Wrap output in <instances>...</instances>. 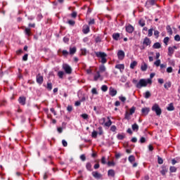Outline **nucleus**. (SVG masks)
I'll use <instances>...</instances> for the list:
<instances>
[{
  "instance_id": "obj_31",
  "label": "nucleus",
  "mask_w": 180,
  "mask_h": 180,
  "mask_svg": "<svg viewBox=\"0 0 180 180\" xmlns=\"http://www.w3.org/2000/svg\"><path fill=\"white\" fill-rule=\"evenodd\" d=\"M98 134H99V136H102V134H103V129L102 128V127H99L98 128Z\"/></svg>"
},
{
  "instance_id": "obj_25",
  "label": "nucleus",
  "mask_w": 180,
  "mask_h": 180,
  "mask_svg": "<svg viewBox=\"0 0 180 180\" xmlns=\"http://www.w3.org/2000/svg\"><path fill=\"white\" fill-rule=\"evenodd\" d=\"M108 122L105 123V126L107 127H110V126H112V120H110V118L108 117Z\"/></svg>"
},
{
  "instance_id": "obj_39",
  "label": "nucleus",
  "mask_w": 180,
  "mask_h": 180,
  "mask_svg": "<svg viewBox=\"0 0 180 180\" xmlns=\"http://www.w3.org/2000/svg\"><path fill=\"white\" fill-rule=\"evenodd\" d=\"M166 29H167V33H169V34H172V29H171V27L169 25H167Z\"/></svg>"
},
{
  "instance_id": "obj_27",
  "label": "nucleus",
  "mask_w": 180,
  "mask_h": 180,
  "mask_svg": "<svg viewBox=\"0 0 180 180\" xmlns=\"http://www.w3.org/2000/svg\"><path fill=\"white\" fill-rule=\"evenodd\" d=\"M108 176H112V177L115 176V170L113 169L108 170Z\"/></svg>"
},
{
  "instance_id": "obj_51",
  "label": "nucleus",
  "mask_w": 180,
  "mask_h": 180,
  "mask_svg": "<svg viewBox=\"0 0 180 180\" xmlns=\"http://www.w3.org/2000/svg\"><path fill=\"white\" fill-rule=\"evenodd\" d=\"M89 25H95V19H90Z\"/></svg>"
},
{
  "instance_id": "obj_20",
  "label": "nucleus",
  "mask_w": 180,
  "mask_h": 180,
  "mask_svg": "<svg viewBox=\"0 0 180 180\" xmlns=\"http://www.w3.org/2000/svg\"><path fill=\"white\" fill-rule=\"evenodd\" d=\"M75 53H77V48L76 47H72V48L70 47L69 54H70V56H73V54H75Z\"/></svg>"
},
{
  "instance_id": "obj_24",
  "label": "nucleus",
  "mask_w": 180,
  "mask_h": 180,
  "mask_svg": "<svg viewBox=\"0 0 180 180\" xmlns=\"http://www.w3.org/2000/svg\"><path fill=\"white\" fill-rule=\"evenodd\" d=\"M137 66V61L134 60L131 64H130V68L131 70H134V68Z\"/></svg>"
},
{
  "instance_id": "obj_38",
  "label": "nucleus",
  "mask_w": 180,
  "mask_h": 180,
  "mask_svg": "<svg viewBox=\"0 0 180 180\" xmlns=\"http://www.w3.org/2000/svg\"><path fill=\"white\" fill-rule=\"evenodd\" d=\"M150 96H151V93H150V91H146L145 93L144 98H146V99H148V98H150Z\"/></svg>"
},
{
  "instance_id": "obj_28",
  "label": "nucleus",
  "mask_w": 180,
  "mask_h": 180,
  "mask_svg": "<svg viewBox=\"0 0 180 180\" xmlns=\"http://www.w3.org/2000/svg\"><path fill=\"white\" fill-rule=\"evenodd\" d=\"M115 68H117V70H120V71H122V70H124V65H117Z\"/></svg>"
},
{
  "instance_id": "obj_60",
  "label": "nucleus",
  "mask_w": 180,
  "mask_h": 180,
  "mask_svg": "<svg viewBox=\"0 0 180 180\" xmlns=\"http://www.w3.org/2000/svg\"><path fill=\"white\" fill-rule=\"evenodd\" d=\"M154 35L156 36V37H158L160 36V32H158V30H155L154 32Z\"/></svg>"
},
{
  "instance_id": "obj_32",
  "label": "nucleus",
  "mask_w": 180,
  "mask_h": 180,
  "mask_svg": "<svg viewBox=\"0 0 180 180\" xmlns=\"http://www.w3.org/2000/svg\"><path fill=\"white\" fill-rule=\"evenodd\" d=\"M139 23L140 26H141V27H144V26H146V21L143 19L140 20L139 21Z\"/></svg>"
},
{
  "instance_id": "obj_12",
  "label": "nucleus",
  "mask_w": 180,
  "mask_h": 180,
  "mask_svg": "<svg viewBox=\"0 0 180 180\" xmlns=\"http://www.w3.org/2000/svg\"><path fill=\"white\" fill-rule=\"evenodd\" d=\"M126 31L127 33H131L132 32H134V27L131 25H127Z\"/></svg>"
},
{
  "instance_id": "obj_3",
  "label": "nucleus",
  "mask_w": 180,
  "mask_h": 180,
  "mask_svg": "<svg viewBox=\"0 0 180 180\" xmlns=\"http://www.w3.org/2000/svg\"><path fill=\"white\" fill-rule=\"evenodd\" d=\"M152 110L153 112H155L157 116H160L161 113H162V111L161 110V108H160V105L158 103H155L152 106Z\"/></svg>"
},
{
  "instance_id": "obj_53",
  "label": "nucleus",
  "mask_w": 180,
  "mask_h": 180,
  "mask_svg": "<svg viewBox=\"0 0 180 180\" xmlns=\"http://www.w3.org/2000/svg\"><path fill=\"white\" fill-rule=\"evenodd\" d=\"M172 71H173L172 67H169L167 68V72L171 73L172 72Z\"/></svg>"
},
{
  "instance_id": "obj_41",
  "label": "nucleus",
  "mask_w": 180,
  "mask_h": 180,
  "mask_svg": "<svg viewBox=\"0 0 180 180\" xmlns=\"http://www.w3.org/2000/svg\"><path fill=\"white\" fill-rule=\"evenodd\" d=\"M47 89L51 91L53 89V84L51 83H47Z\"/></svg>"
},
{
  "instance_id": "obj_52",
  "label": "nucleus",
  "mask_w": 180,
  "mask_h": 180,
  "mask_svg": "<svg viewBox=\"0 0 180 180\" xmlns=\"http://www.w3.org/2000/svg\"><path fill=\"white\" fill-rule=\"evenodd\" d=\"M62 144H63V147H67V146H68V143H67V141L65 140L62 141Z\"/></svg>"
},
{
  "instance_id": "obj_29",
  "label": "nucleus",
  "mask_w": 180,
  "mask_h": 180,
  "mask_svg": "<svg viewBox=\"0 0 180 180\" xmlns=\"http://www.w3.org/2000/svg\"><path fill=\"white\" fill-rule=\"evenodd\" d=\"M175 108L174 107V104L172 103L169 105V106L167 107V110H174Z\"/></svg>"
},
{
  "instance_id": "obj_54",
  "label": "nucleus",
  "mask_w": 180,
  "mask_h": 180,
  "mask_svg": "<svg viewBox=\"0 0 180 180\" xmlns=\"http://www.w3.org/2000/svg\"><path fill=\"white\" fill-rule=\"evenodd\" d=\"M28 54L26 53L23 57H22V60L23 61H27V57H28Z\"/></svg>"
},
{
  "instance_id": "obj_18",
  "label": "nucleus",
  "mask_w": 180,
  "mask_h": 180,
  "mask_svg": "<svg viewBox=\"0 0 180 180\" xmlns=\"http://www.w3.org/2000/svg\"><path fill=\"white\" fill-rule=\"evenodd\" d=\"M101 78V72L97 71L96 73L94 75V81H98Z\"/></svg>"
},
{
  "instance_id": "obj_43",
  "label": "nucleus",
  "mask_w": 180,
  "mask_h": 180,
  "mask_svg": "<svg viewBox=\"0 0 180 180\" xmlns=\"http://www.w3.org/2000/svg\"><path fill=\"white\" fill-rule=\"evenodd\" d=\"M58 75L59 77V78H63L64 77V72L63 71H59L58 72Z\"/></svg>"
},
{
  "instance_id": "obj_37",
  "label": "nucleus",
  "mask_w": 180,
  "mask_h": 180,
  "mask_svg": "<svg viewBox=\"0 0 180 180\" xmlns=\"http://www.w3.org/2000/svg\"><path fill=\"white\" fill-rule=\"evenodd\" d=\"M91 137H93V139H96L98 137V131H94L91 133Z\"/></svg>"
},
{
  "instance_id": "obj_4",
  "label": "nucleus",
  "mask_w": 180,
  "mask_h": 180,
  "mask_svg": "<svg viewBox=\"0 0 180 180\" xmlns=\"http://www.w3.org/2000/svg\"><path fill=\"white\" fill-rule=\"evenodd\" d=\"M134 112H136V108L135 107H132L129 111H127L125 113V119H127V120H130V115H133V113H134Z\"/></svg>"
},
{
  "instance_id": "obj_36",
  "label": "nucleus",
  "mask_w": 180,
  "mask_h": 180,
  "mask_svg": "<svg viewBox=\"0 0 180 180\" xmlns=\"http://www.w3.org/2000/svg\"><path fill=\"white\" fill-rule=\"evenodd\" d=\"M165 89H168V88H171V82H166L164 85Z\"/></svg>"
},
{
  "instance_id": "obj_30",
  "label": "nucleus",
  "mask_w": 180,
  "mask_h": 180,
  "mask_svg": "<svg viewBox=\"0 0 180 180\" xmlns=\"http://www.w3.org/2000/svg\"><path fill=\"white\" fill-rule=\"evenodd\" d=\"M128 160L129 162H134V161H136V158L134 157V155H130Z\"/></svg>"
},
{
  "instance_id": "obj_45",
  "label": "nucleus",
  "mask_w": 180,
  "mask_h": 180,
  "mask_svg": "<svg viewBox=\"0 0 180 180\" xmlns=\"http://www.w3.org/2000/svg\"><path fill=\"white\" fill-rule=\"evenodd\" d=\"M153 30H154L153 28H150V30H148V37H151V36H153Z\"/></svg>"
},
{
  "instance_id": "obj_61",
  "label": "nucleus",
  "mask_w": 180,
  "mask_h": 180,
  "mask_svg": "<svg viewBox=\"0 0 180 180\" xmlns=\"http://www.w3.org/2000/svg\"><path fill=\"white\" fill-rule=\"evenodd\" d=\"M110 130H111V131H116V126L112 125V126L110 127Z\"/></svg>"
},
{
  "instance_id": "obj_23",
  "label": "nucleus",
  "mask_w": 180,
  "mask_h": 180,
  "mask_svg": "<svg viewBox=\"0 0 180 180\" xmlns=\"http://www.w3.org/2000/svg\"><path fill=\"white\" fill-rule=\"evenodd\" d=\"M148 65H146V63H143V65L141 66V71H147Z\"/></svg>"
},
{
  "instance_id": "obj_48",
  "label": "nucleus",
  "mask_w": 180,
  "mask_h": 180,
  "mask_svg": "<svg viewBox=\"0 0 180 180\" xmlns=\"http://www.w3.org/2000/svg\"><path fill=\"white\" fill-rule=\"evenodd\" d=\"M91 94H93V95H98V91H96V88H93L91 89Z\"/></svg>"
},
{
  "instance_id": "obj_55",
  "label": "nucleus",
  "mask_w": 180,
  "mask_h": 180,
  "mask_svg": "<svg viewBox=\"0 0 180 180\" xmlns=\"http://www.w3.org/2000/svg\"><path fill=\"white\" fill-rule=\"evenodd\" d=\"M101 41H102V39H101L100 37H97L96 38V43H101Z\"/></svg>"
},
{
  "instance_id": "obj_9",
  "label": "nucleus",
  "mask_w": 180,
  "mask_h": 180,
  "mask_svg": "<svg viewBox=\"0 0 180 180\" xmlns=\"http://www.w3.org/2000/svg\"><path fill=\"white\" fill-rule=\"evenodd\" d=\"M153 5H155V0H148L146 2V8H150V6H153Z\"/></svg>"
},
{
  "instance_id": "obj_15",
  "label": "nucleus",
  "mask_w": 180,
  "mask_h": 180,
  "mask_svg": "<svg viewBox=\"0 0 180 180\" xmlns=\"http://www.w3.org/2000/svg\"><path fill=\"white\" fill-rule=\"evenodd\" d=\"M117 94V91H116V89L110 87V95L111 96H115V95Z\"/></svg>"
},
{
  "instance_id": "obj_26",
  "label": "nucleus",
  "mask_w": 180,
  "mask_h": 180,
  "mask_svg": "<svg viewBox=\"0 0 180 180\" xmlns=\"http://www.w3.org/2000/svg\"><path fill=\"white\" fill-rule=\"evenodd\" d=\"M153 49H161V44L160 42H156L153 46Z\"/></svg>"
},
{
  "instance_id": "obj_50",
  "label": "nucleus",
  "mask_w": 180,
  "mask_h": 180,
  "mask_svg": "<svg viewBox=\"0 0 180 180\" xmlns=\"http://www.w3.org/2000/svg\"><path fill=\"white\" fill-rule=\"evenodd\" d=\"M117 139H118V140H123V139H124V136H123L122 134H118Z\"/></svg>"
},
{
  "instance_id": "obj_47",
  "label": "nucleus",
  "mask_w": 180,
  "mask_h": 180,
  "mask_svg": "<svg viewBox=\"0 0 180 180\" xmlns=\"http://www.w3.org/2000/svg\"><path fill=\"white\" fill-rule=\"evenodd\" d=\"M169 169H170V172H176V167L174 166L170 167Z\"/></svg>"
},
{
  "instance_id": "obj_42",
  "label": "nucleus",
  "mask_w": 180,
  "mask_h": 180,
  "mask_svg": "<svg viewBox=\"0 0 180 180\" xmlns=\"http://www.w3.org/2000/svg\"><path fill=\"white\" fill-rule=\"evenodd\" d=\"M68 25H70V26H74V25H75V21L72 20H69L68 21Z\"/></svg>"
},
{
  "instance_id": "obj_11",
  "label": "nucleus",
  "mask_w": 180,
  "mask_h": 180,
  "mask_svg": "<svg viewBox=\"0 0 180 180\" xmlns=\"http://www.w3.org/2000/svg\"><path fill=\"white\" fill-rule=\"evenodd\" d=\"M92 175L96 179H101V178H102V174L98 172H93Z\"/></svg>"
},
{
  "instance_id": "obj_1",
  "label": "nucleus",
  "mask_w": 180,
  "mask_h": 180,
  "mask_svg": "<svg viewBox=\"0 0 180 180\" xmlns=\"http://www.w3.org/2000/svg\"><path fill=\"white\" fill-rule=\"evenodd\" d=\"M132 82L134 84L136 88L141 89V88H146L148 84L151 85V84H153V80H151V79H141L139 81H137V79H134Z\"/></svg>"
},
{
  "instance_id": "obj_56",
  "label": "nucleus",
  "mask_w": 180,
  "mask_h": 180,
  "mask_svg": "<svg viewBox=\"0 0 180 180\" xmlns=\"http://www.w3.org/2000/svg\"><path fill=\"white\" fill-rule=\"evenodd\" d=\"M158 164H163L164 160H162V158L158 157Z\"/></svg>"
},
{
  "instance_id": "obj_58",
  "label": "nucleus",
  "mask_w": 180,
  "mask_h": 180,
  "mask_svg": "<svg viewBox=\"0 0 180 180\" xmlns=\"http://www.w3.org/2000/svg\"><path fill=\"white\" fill-rule=\"evenodd\" d=\"M120 100L121 102H125L126 101V97L120 96Z\"/></svg>"
},
{
  "instance_id": "obj_16",
  "label": "nucleus",
  "mask_w": 180,
  "mask_h": 180,
  "mask_svg": "<svg viewBox=\"0 0 180 180\" xmlns=\"http://www.w3.org/2000/svg\"><path fill=\"white\" fill-rule=\"evenodd\" d=\"M143 44L146 46H150V44H151V40H150V38L146 37L143 40Z\"/></svg>"
},
{
  "instance_id": "obj_44",
  "label": "nucleus",
  "mask_w": 180,
  "mask_h": 180,
  "mask_svg": "<svg viewBox=\"0 0 180 180\" xmlns=\"http://www.w3.org/2000/svg\"><path fill=\"white\" fill-rule=\"evenodd\" d=\"M101 90L103 91V92H106V91H108V86L106 85H103L101 86Z\"/></svg>"
},
{
  "instance_id": "obj_7",
  "label": "nucleus",
  "mask_w": 180,
  "mask_h": 180,
  "mask_svg": "<svg viewBox=\"0 0 180 180\" xmlns=\"http://www.w3.org/2000/svg\"><path fill=\"white\" fill-rule=\"evenodd\" d=\"M43 76L39 73L37 75V84H39V85H41L43 84Z\"/></svg>"
},
{
  "instance_id": "obj_2",
  "label": "nucleus",
  "mask_w": 180,
  "mask_h": 180,
  "mask_svg": "<svg viewBox=\"0 0 180 180\" xmlns=\"http://www.w3.org/2000/svg\"><path fill=\"white\" fill-rule=\"evenodd\" d=\"M95 55L98 58H101V64H106L108 63V59L106 57H108V54H106L105 52H101V51H97L95 52Z\"/></svg>"
},
{
  "instance_id": "obj_10",
  "label": "nucleus",
  "mask_w": 180,
  "mask_h": 180,
  "mask_svg": "<svg viewBox=\"0 0 180 180\" xmlns=\"http://www.w3.org/2000/svg\"><path fill=\"white\" fill-rule=\"evenodd\" d=\"M117 57L119 60H123V58H124V51L122 50L118 51Z\"/></svg>"
},
{
  "instance_id": "obj_33",
  "label": "nucleus",
  "mask_w": 180,
  "mask_h": 180,
  "mask_svg": "<svg viewBox=\"0 0 180 180\" xmlns=\"http://www.w3.org/2000/svg\"><path fill=\"white\" fill-rule=\"evenodd\" d=\"M25 32L27 34V36H31L32 32L30 31V28H25Z\"/></svg>"
},
{
  "instance_id": "obj_8",
  "label": "nucleus",
  "mask_w": 180,
  "mask_h": 180,
  "mask_svg": "<svg viewBox=\"0 0 180 180\" xmlns=\"http://www.w3.org/2000/svg\"><path fill=\"white\" fill-rule=\"evenodd\" d=\"M142 116H147L150 112V108H143L141 109Z\"/></svg>"
},
{
  "instance_id": "obj_64",
  "label": "nucleus",
  "mask_w": 180,
  "mask_h": 180,
  "mask_svg": "<svg viewBox=\"0 0 180 180\" xmlns=\"http://www.w3.org/2000/svg\"><path fill=\"white\" fill-rule=\"evenodd\" d=\"M82 117L83 119H88V115L87 114H82Z\"/></svg>"
},
{
  "instance_id": "obj_57",
  "label": "nucleus",
  "mask_w": 180,
  "mask_h": 180,
  "mask_svg": "<svg viewBox=\"0 0 180 180\" xmlns=\"http://www.w3.org/2000/svg\"><path fill=\"white\" fill-rule=\"evenodd\" d=\"M101 164H106V158L105 157H102Z\"/></svg>"
},
{
  "instance_id": "obj_13",
  "label": "nucleus",
  "mask_w": 180,
  "mask_h": 180,
  "mask_svg": "<svg viewBox=\"0 0 180 180\" xmlns=\"http://www.w3.org/2000/svg\"><path fill=\"white\" fill-rule=\"evenodd\" d=\"M18 102L19 103H20V105H26V97L25 96H20L19 98H18Z\"/></svg>"
},
{
  "instance_id": "obj_40",
  "label": "nucleus",
  "mask_w": 180,
  "mask_h": 180,
  "mask_svg": "<svg viewBox=\"0 0 180 180\" xmlns=\"http://www.w3.org/2000/svg\"><path fill=\"white\" fill-rule=\"evenodd\" d=\"M161 64V60L158 59L155 63L154 65H156V67H160Z\"/></svg>"
},
{
  "instance_id": "obj_5",
  "label": "nucleus",
  "mask_w": 180,
  "mask_h": 180,
  "mask_svg": "<svg viewBox=\"0 0 180 180\" xmlns=\"http://www.w3.org/2000/svg\"><path fill=\"white\" fill-rule=\"evenodd\" d=\"M63 68L66 74H71V72H72V69L71 68V66L67 63L63 65Z\"/></svg>"
},
{
  "instance_id": "obj_46",
  "label": "nucleus",
  "mask_w": 180,
  "mask_h": 180,
  "mask_svg": "<svg viewBox=\"0 0 180 180\" xmlns=\"http://www.w3.org/2000/svg\"><path fill=\"white\" fill-rule=\"evenodd\" d=\"M164 43L166 44V46H168V41H169V37H167L164 39Z\"/></svg>"
},
{
  "instance_id": "obj_63",
  "label": "nucleus",
  "mask_w": 180,
  "mask_h": 180,
  "mask_svg": "<svg viewBox=\"0 0 180 180\" xmlns=\"http://www.w3.org/2000/svg\"><path fill=\"white\" fill-rule=\"evenodd\" d=\"M145 142H146V138L141 137L140 139V143L143 144V143H145Z\"/></svg>"
},
{
  "instance_id": "obj_17",
  "label": "nucleus",
  "mask_w": 180,
  "mask_h": 180,
  "mask_svg": "<svg viewBox=\"0 0 180 180\" xmlns=\"http://www.w3.org/2000/svg\"><path fill=\"white\" fill-rule=\"evenodd\" d=\"M167 172H168V169H167V167L162 166L160 170V173L162 174V175H165Z\"/></svg>"
},
{
  "instance_id": "obj_19",
  "label": "nucleus",
  "mask_w": 180,
  "mask_h": 180,
  "mask_svg": "<svg viewBox=\"0 0 180 180\" xmlns=\"http://www.w3.org/2000/svg\"><path fill=\"white\" fill-rule=\"evenodd\" d=\"M112 39L116 41L119 40V39H120V33L112 34Z\"/></svg>"
},
{
  "instance_id": "obj_34",
  "label": "nucleus",
  "mask_w": 180,
  "mask_h": 180,
  "mask_svg": "<svg viewBox=\"0 0 180 180\" xmlns=\"http://www.w3.org/2000/svg\"><path fill=\"white\" fill-rule=\"evenodd\" d=\"M86 168L88 169V171H92V165H91L89 162L86 163Z\"/></svg>"
},
{
  "instance_id": "obj_49",
  "label": "nucleus",
  "mask_w": 180,
  "mask_h": 180,
  "mask_svg": "<svg viewBox=\"0 0 180 180\" xmlns=\"http://www.w3.org/2000/svg\"><path fill=\"white\" fill-rule=\"evenodd\" d=\"M174 40H176V41H180V36H179V34H176L174 37Z\"/></svg>"
},
{
  "instance_id": "obj_14",
  "label": "nucleus",
  "mask_w": 180,
  "mask_h": 180,
  "mask_svg": "<svg viewBox=\"0 0 180 180\" xmlns=\"http://www.w3.org/2000/svg\"><path fill=\"white\" fill-rule=\"evenodd\" d=\"M90 31L89 30V26L88 25H84L83 26V29H82V32L84 34H88V32Z\"/></svg>"
},
{
  "instance_id": "obj_6",
  "label": "nucleus",
  "mask_w": 180,
  "mask_h": 180,
  "mask_svg": "<svg viewBox=\"0 0 180 180\" xmlns=\"http://www.w3.org/2000/svg\"><path fill=\"white\" fill-rule=\"evenodd\" d=\"M176 49H178V47L176 46H170L168 48V56H169V57L172 56V54H174L175 50H176Z\"/></svg>"
},
{
  "instance_id": "obj_59",
  "label": "nucleus",
  "mask_w": 180,
  "mask_h": 180,
  "mask_svg": "<svg viewBox=\"0 0 180 180\" xmlns=\"http://www.w3.org/2000/svg\"><path fill=\"white\" fill-rule=\"evenodd\" d=\"M77 12L74 11L71 13V16L74 18H77Z\"/></svg>"
},
{
  "instance_id": "obj_22",
  "label": "nucleus",
  "mask_w": 180,
  "mask_h": 180,
  "mask_svg": "<svg viewBox=\"0 0 180 180\" xmlns=\"http://www.w3.org/2000/svg\"><path fill=\"white\" fill-rule=\"evenodd\" d=\"M132 130L134 131H139V124H137L136 123L132 124Z\"/></svg>"
},
{
  "instance_id": "obj_62",
  "label": "nucleus",
  "mask_w": 180,
  "mask_h": 180,
  "mask_svg": "<svg viewBox=\"0 0 180 180\" xmlns=\"http://www.w3.org/2000/svg\"><path fill=\"white\" fill-rule=\"evenodd\" d=\"M67 110L69 112H72V107L71 105H68L67 108Z\"/></svg>"
},
{
  "instance_id": "obj_21",
  "label": "nucleus",
  "mask_w": 180,
  "mask_h": 180,
  "mask_svg": "<svg viewBox=\"0 0 180 180\" xmlns=\"http://www.w3.org/2000/svg\"><path fill=\"white\" fill-rule=\"evenodd\" d=\"M61 52H62L63 56H64V57H67L68 56V54H70V52H68L66 50L61 51V49H59L58 53H61Z\"/></svg>"
},
{
  "instance_id": "obj_35",
  "label": "nucleus",
  "mask_w": 180,
  "mask_h": 180,
  "mask_svg": "<svg viewBox=\"0 0 180 180\" xmlns=\"http://www.w3.org/2000/svg\"><path fill=\"white\" fill-rule=\"evenodd\" d=\"M99 70L100 72H105L106 71V68L105 67V65H101L99 67Z\"/></svg>"
}]
</instances>
